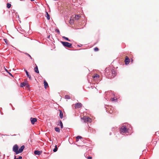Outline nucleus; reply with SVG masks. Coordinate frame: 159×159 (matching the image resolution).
<instances>
[{"instance_id": "1", "label": "nucleus", "mask_w": 159, "mask_h": 159, "mask_svg": "<svg viewBox=\"0 0 159 159\" xmlns=\"http://www.w3.org/2000/svg\"><path fill=\"white\" fill-rule=\"evenodd\" d=\"M105 75L108 79L113 78L116 75V73L113 69H111L109 71L108 69L107 68L105 70Z\"/></svg>"}, {"instance_id": "2", "label": "nucleus", "mask_w": 159, "mask_h": 159, "mask_svg": "<svg viewBox=\"0 0 159 159\" xmlns=\"http://www.w3.org/2000/svg\"><path fill=\"white\" fill-rule=\"evenodd\" d=\"M61 42L65 47H67L70 48H71L73 47L72 43L65 41H61Z\"/></svg>"}, {"instance_id": "3", "label": "nucleus", "mask_w": 159, "mask_h": 159, "mask_svg": "<svg viewBox=\"0 0 159 159\" xmlns=\"http://www.w3.org/2000/svg\"><path fill=\"white\" fill-rule=\"evenodd\" d=\"M128 129L126 128L125 125L122 126L120 129V131L121 134L126 133L128 132Z\"/></svg>"}, {"instance_id": "4", "label": "nucleus", "mask_w": 159, "mask_h": 159, "mask_svg": "<svg viewBox=\"0 0 159 159\" xmlns=\"http://www.w3.org/2000/svg\"><path fill=\"white\" fill-rule=\"evenodd\" d=\"M12 150L16 153V154H18L19 147L17 144H15L13 146Z\"/></svg>"}, {"instance_id": "5", "label": "nucleus", "mask_w": 159, "mask_h": 159, "mask_svg": "<svg viewBox=\"0 0 159 159\" xmlns=\"http://www.w3.org/2000/svg\"><path fill=\"white\" fill-rule=\"evenodd\" d=\"M82 120H84V122H90L91 121V119L89 117H82L81 118Z\"/></svg>"}, {"instance_id": "6", "label": "nucleus", "mask_w": 159, "mask_h": 159, "mask_svg": "<svg viewBox=\"0 0 159 159\" xmlns=\"http://www.w3.org/2000/svg\"><path fill=\"white\" fill-rule=\"evenodd\" d=\"M82 106V104L81 103H77L75 104V108H81Z\"/></svg>"}, {"instance_id": "7", "label": "nucleus", "mask_w": 159, "mask_h": 159, "mask_svg": "<svg viewBox=\"0 0 159 159\" xmlns=\"http://www.w3.org/2000/svg\"><path fill=\"white\" fill-rule=\"evenodd\" d=\"M30 120L31 122V123L32 125L34 124L35 122L37 121V119L36 118L31 117L30 118Z\"/></svg>"}, {"instance_id": "8", "label": "nucleus", "mask_w": 159, "mask_h": 159, "mask_svg": "<svg viewBox=\"0 0 159 159\" xmlns=\"http://www.w3.org/2000/svg\"><path fill=\"white\" fill-rule=\"evenodd\" d=\"M125 64L126 65H127L129 64L130 62V59L129 58L127 57L126 56L125 60Z\"/></svg>"}, {"instance_id": "9", "label": "nucleus", "mask_w": 159, "mask_h": 159, "mask_svg": "<svg viewBox=\"0 0 159 159\" xmlns=\"http://www.w3.org/2000/svg\"><path fill=\"white\" fill-rule=\"evenodd\" d=\"M25 148L24 145H22L20 147L19 149L18 154L22 153Z\"/></svg>"}, {"instance_id": "10", "label": "nucleus", "mask_w": 159, "mask_h": 159, "mask_svg": "<svg viewBox=\"0 0 159 159\" xmlns=\"http://www.w3.org/2000/svg\"><path fill=\"white\" fill-rule=\"evenodd\" d=\"M75 16L74 17V16H73V18L76 20H78L79 19L80 17V16L79 15H74Z\"/></svg>"}, {"instance_id": "11", "label": "nucleus", "mask_w": 159, "mask_h": 159, "mask_svg": "<svg viewBox=\"0 0 159 159\" xmlns=\"http://www.w3.org/2000/svg\"><path fill=\"white\" fill-rule=\"evenodd\" d=\"M42 152V151H40L39 150H36L34 151V153L36 155H39Z\"/></svg>"}, {"instance_id": "12", "label": "nucleus", "mask_w": 159, "mask_h": 159, "mask_svg": "<svg viewBox=\"0 0 159 159\" xmlns=\"http://www.w3.org/2000/svg\"><path fill=\"white\" fill-rule=\"evenodd\" d=\"M36 66L34 68V71L37 73H39V71L38 70V66L35 64Z\"/></svg>"}, {"instance_id": "13", "label": "nucleus", "mask_w": 159, "mask_h": 159, "mask_svg": "<svg viewBox=\"0 0 159 159\" xmlns=\"http://www.w3.org/2000/svg\"><path fill=\"white\" fill-rule=\"evenodd\" d=\"M59 116L61 119H62L63 117V113L62 111L60 110H59Z\"/></svg>"}, {"instance_id": "14", "label": "nucleus", "mask_w": 159, "mask_h": 159, "mask_svg": "<svg viewBox=\"0 0 159 159\" xmlns=\"http://www.w3.org/2000/svg\"><path fill=\"white\" fill-rule=\"evenodd\" d=\"M43 83H44V88L45 89H46L47 87L48 86V83L46 82V81L45 80H43Z\"/></svg>"}, {"instance_id": "15", "label": "nucleus", "mask_w": 159, "mask_h": 159, "mask_svg": "<svg viewBox=\"0 0 159 159\" xmlns=\"http://www.w3.org/2000/svg\"><path fill=\"white\" fill-rule=\"evenodd\" d=\"M111 100L112 101H114L115 102H117L118 100L117 98L116 97H115L113 98H111Z\"/></svg>"}, {"instance_id": "16", "label": "nucleus", "mask_w": 159, "mask_h": 159, "mask_svg": "<svg viewBox=\"0 0 159 159\" xmlns=\"http://www.w3.org/2000/svg\"><path fill=\"white\" fill-rule=\"evenodd\" d=\"M46 17H47V18L48 20H49L50 19V16L49 15L47 11H46Z\"/></svg>"}, {"instance_id": "17", "label": "nucleus", "mask_w": 159, "mask_h": 159, "mask_svg": "<svg viewBox=\"0 0 159 159\" xmlns=\"http://www.w3.org/2000/svg\"><path fill=\"white\" fill-rule=\"evenodd\" d=\"M26 83L23 82L21 83L20 84V86L21 87H23L24 86H25V85H26Z\"/></svg>"}, {"instance_id": "18", "label": "nucleus", "mask_w": 159, "mask_h": 159, "mask_svg": "<svg viewBox=\"0 0 159 159\" xmlns=\"http://www.w3.org/2000/svg\"><path fill=\"white\" fill-rule=\"evenodd\" d=\"M74 19L73 18V19H70L69 21V23L71 24L72 25L74 24Z\"/></svg>"}, {"instance_id": "19", "label": "nucleus", "mask_w": 159, "mask_h": 159, "mask_svg": "<svg viewBox=\"0 0 159 159\" xmlns=\"http://www.w3.org/2000/svg\"><path fill=\"white\" fill-rule=\"evenodd\" d=\"M55 130L57 132L59 133L60 132V129L59 127H56L55 128Z\"/></svg>"}, {"instance_id": "20", "label": "nucleus", "mask_w": 159, "mask_h": 159, "mask_svg": "<svg viewBox=\"0 0 159 159\" xmlns=\"http://www.w3.org/2000/svg\"><path fill=\"white\" fill-rule=\"evenodd\" d=\"M58 150V148L57 147V146L56 145L55 146V148L53 149V151L54 152H56Z\"/></svg>"}, {"instance_id": "21", "label": "nucleus", "mask_w": 159, "mask_h": 159, "mask_svg": "<svg viewBox=\"0 0 159 159\" xmlns=\"http://www.w3.org/2000/svg\"><path fill=\"white\" fill-rule=\"evenodd\" d=\"M59 124H60V125L61 127V128H63V124H62V121H61V120H60L59 121Z\"/></svg>"}, {"instance_id": "22", "label": "nucleus", "mask_w": 159, "mask_h": 159, "mask_svg": "<svg viewBox=\"0 0 159 159\" xmlns=\"http://www.w3.org/2000/svg\"><path fill=\"white\" fill-rule=\"evenodd\" d=\"M65 98L66 99H69L70 98V96L68 95H66L65 96Z\"/></svg>"}, {"instance_id": "23", "label": "nucleus", "mask_w": 159, "mask_h": 159, "mask_svg": "<svg viewBox=\"0 0 159 159\" xmlns=\"http://www.w3.org/2000/svg\"><path fill=\"white\" fill-rule=\"evenodd\" d=\"M11 5L10 3H7V7L8 8H9L11 7Z\"/></svg>"}, {"instance_id": "24", "label": "nucleus", "mask_w": 159, "mask_h": 159, "mask_svg": "<svg viewBox=\"0 0 159 159\" xmlns=\"http://www.w3.org/2000/svg\"><path fill=\"white\" fill-rule=\"evenodd\" d=\"M4 40L7 45H8L9 44V43H8V40H7V39H4Z\"/></svg>"}, {"instance_id": "25", "label": "nucleus", "mask_w": 159, "mask_h": 159, "mask_svg": "<svg viewBox=\"0 0 159 159\" xmlns=\"http://www.w3.org/2000/svg\"><path fill=\"white\" fill-rule=\"evenodd\" d=\"M27 76L29 78L30 80H31V76L29 74V73H28L26 74Z\"/></svg>"}, {"instance_id": "26", "label": "nucleus", "mask_w": 159, "mask_h": 159, "mask_svg": "<svg viewBox=\"0 0 159 159\" xmlns=\"http://www.w3.org/2000/svg\"><path fill=\"white\" fill-rule=\"evenodd\" d=\"M16 156H14V159H21L22 158V157L21 156L19 157L18 158H16Z\"/></svg>"}, {"instance_id": "27", "label": "nucleus", "mask_w": 159, "mask_h": 159, "mask_svg": "<svg viewBox=\"0 0 159 159\" xmlns=\"http://www.w3.org/2000/svg\"><path fill=\"white\" fill-rule=\"evenodd\" d=\"M25 54L26 55L28 56V57H30V58L31 59H33L32 57H31V56L29 54H28V53H26V52H25Z\"/></svg>"}, {"instance_id": "28", "label": "nucleus", "mask_w": 159, "mask_h": 159, "mask_svg": "<svg viewBox=\"0 0 159 159\" xmlns=\"http://www.w3.org/2000/svg\"><path fill=\"white\" fill-rule=\"evenodd\" d=\"M82 138V137H81V136H77L76 137L77 141H78V140L79 139H81Z\"/></svg>"}, {"instance_id": "29", "label": "nucleus", "mask_w": 159, "mask_h": 159, "mask_svg": "<svg viewBox=\"0 0 159 159\" xmlns=\"http://www.w3.org/2000/svg\"><path fill=\"white\" fill-rule=\"evenodd\" d=\"M99 76L98 75L96 74L93 76V78L95 79V78H99Z\"/></svg>"}, {"instance_id": "30", "label": "nucleus", "mask_w": 159, "mask_h": 159, "mask_svg": "<svg viewBox=\"0 0 159 159\" xmlns=\"http://www.w3.org/2000/svg\"><path fill=\"white\" fill-rule=\"evenodd\" d=\"M62 38L63 39H64L65 40H66L67 41L69 39L68 38L66 37L65 36H63Z\"/></svg>"}, {"instance_id": "31", "label": "nucleus", "mask_w": 159, "mask_h": 159, "mask_svg": "<svg viewBox=\"0 0 159 159\" xmlns=\"http://www.w3.org/2000/svg\"><path fill=\"white\" fill-rule=\"evenodd\" d=\"M55 31H56L58 33V34H60V32L58 29L57 28L56 29H55Z\"/></svg>"}, {"instance_id": "32", "label": "nucleus", "mask_w": 159, "mask_h": 159, "mask_svg": "<svg viewBox=\"0 0 159 159\" xmlns=\"http://www.w3.org/2000/svg\"><path fill=\"white\" fill-rule=\"evenodd\" d=\"M94 49L95 51H97L99 50L98 48L97 47H95Z\"/></svg>"}, {"instance_id": "33", "label": "nucleus", "mask_w": 159, "mask_h": 159, "mask_svg": "<svg viewBox=\"0 0 159 159\" xmlns=\"http://www.w3.org/2000/svg\"><path fill=\"white\" fill-rule=\"evenodd\" d=\"M25 86H26V87L27 88H29V87H30V85L29 84H28V83H26V85H25Z\"/></svg>"}, {"instance_id": "34", "label": "nucleus", "mask_w": 159, "mask_h": 159, "mask_svg": "<svg viewBox=\"0 0 159 159\" xmlns=\"http://www.w3.org/2000/svg\"><path fill=\"white\" fill-rule=\"evenodd\" d=\"M24 71H25L26 74L29 73L25 69V68H24Z\"/></svg>"}, {"instance_id": "35", "label": "nucleus", "mask_w": 159, "mask_h": 159, "mask_svg": "<svg viewBox=\"0 0 159 159\" xmlns=\"http://www.w3.org/2000/svg\"><path fill=\"white\" fill-rule=\"evenodd\" d=\"M24 71H25L26 74L29 73L25 69V68H24Z\"/></svg>"}, {"instance_id": "36", "label": "nucleus", "mask_w": 159, "mask_h": 159, "mask_svg": "<svg viewBox=\"0 0 159 159\" xmlns=\"http://www.w3.org/2000/svg\"><path fill=\"white\" fill-rule=\"evenodd\" d=\"M88 159H92V157L91 156H89L87 157Z\"/></svg>"}, {"instance_id": "37", "label": "nucleus", "mask_w": 159, "mask_h": 159, "mask_svg": "<svg viewBox=\"0 0 159 159\" xmlns=\"http://www.w3.org/2000/svg\"><path fill=\"white\" fill-rule=\"evenodd\" d=\"M8 73L10 75H11L12 77H13V75H12V74L10 72H8Z\"/></svg>"}, {"instance_id": "38", "label": "nucleus", "mask_w": 159, "mask_h": 159, "mask_svg": "<svg viewBox=\"0 0 159 159\" xmlns=\"http://www.w3.org/2000/svg\"><path fill=\"white\" fill-rule=\"evenodd\" d=\"M5 70H6V72H7V73H8V72H9V71H8V70L7 69H6L5 68Z\"/></svg>"}, {"instance_id": "39", "label": "nucleus", "mask_w": 159, "mask_h": 159, "mask_svg": "<svg viewBox=\"0 0 159 159\" xmlns=\"http://www.w3.org/2000/svg\"><path fill=\"white\" fill-rule=\"evenodd\" d=\"M50 35H49L47 37V39H49L50 38Z\"/></svg>"}, {"instance_id": "40", "label": "nucleus", "mask_w": 159, "mask_h": 159, "mask_svg": "<svg viewBox=\"0 0 159 159\" xmlns=\"http://www.w3.org/2000/svg\"><path fill=\"white\" fill-rule=\"evenodd\" d=\"M68 41H69L70 42H71L72 40H70V39H69V40H68Z\"/></svg>"}, {"instance_id": "41", "label": "nucleus", "mask_w": 159, "mask_h": 159, "mask_svg": "<svg viewBox=\"0 0 159 159\" xmlns=\"http://www.w3.org/2000/svg\"><path fill=\"white\" fill-rule=\"evenodd\" d=\"M106 111L108 112V109L107 110L106 107Z\"/></svg>"}, {"instance_id": "42", "label": "nucleus", "mask_w": 159, "mask_h": 159, "mask_svg": "<svg viewBox=\"0 0 159 159\" xmlns=\"http://www.w3.org/2000/svg\"><path fill=\"white\" fill-rule=\"evenodd\" d=\"M112 112V111H109V112L110 113H111Z\"/></svg>"}, {"instance_id": "43", "label": "nucleus", "mask_w": 159, "mask_h": 159, "mask_svg": "<svg viewBox=\"0 0 159 159\" xmlns=\"http://www.w3.org/2000/svg\"><path fill=\"white\" fill-rule=\"evenodd\" d=\"M12 110H14V109H15V108H14V107H12Z\"/></svg>"}, {"instance_id": "44", "label": "nucleus", "mask_w": 159, "mask_h": 159, "mask_svg": "<svg viewBox=\"0 0 159 159\" xmlns=\"http://www.w3.org/2000/svg\"><path fill=\"white\" fill-rule=\"evenodd\" d=\"M77 46H78V47H81V46H80V45H77Z\"/></svg>"}, {"instance_id": "45", "label": "nucleus", "mask_w": 159, "mask_h": 159, "mask_svg": "<svg viewBox=\"0 0 159 159\" xmlns=\"http://www.w3.org/2000/svg\"><path fill=\"white\" fill-rule=\"evenodd\" d=\"M35 0H30L31 1H34Z\"/></svg>"}, {"instance_id": "46", "label": "nucleus", "mask_w": 159, "mask_h": 159, "mask_svg": "<svg viewBox=\"0 0 159 159\" xmlns=\"http://www.w3.org/2000/svg\"><path fill=\"white\" fill-rule=\"evenodd\" d=\"M111 133H110V135H111Z\"/></svg>"}, {"instance_id": "47", "label": "nucleus", "mask_w": 159, "mask_h": 159, "mask_svg": "<svg viewBox=\"0 0 159 159\" xmlns=\"http://www.w3.org/2000/svg\"><path fill=\"white\" fill-rule=\"evenodd\" d=\"M10 105L12 107V105L11 104H10Z\"/></svg>"}, {"instance_id": "48", "label": "nucleus", "mask_w": 159, "mask_h": 159, "mask_svg": "<svg viewBox=\"0 0 159 159\" xmlns=\"http://www.w3.org/2000/svg\"><path fill=\"white\" fill-rule=\"evenodd\" d=\"M113 95L114 96H115V94H114V93H113Z\"/></svg>"}, {"instance_id": "49", "label": "nucleus", "mask_w": 159, "mask_h": 159, "mask_svg": "<svg viewBox=\"0 0 159 159\" xmlns=\"http://www.w3.org/2000/svg\"><path fill=\"white\" fill-rule=\"evenodd\" d=\"M145 159L144 158V159Z\"/></svg>"}]
</instances>
